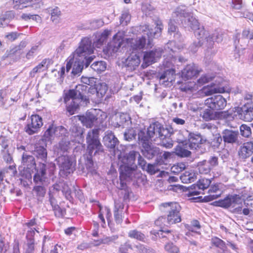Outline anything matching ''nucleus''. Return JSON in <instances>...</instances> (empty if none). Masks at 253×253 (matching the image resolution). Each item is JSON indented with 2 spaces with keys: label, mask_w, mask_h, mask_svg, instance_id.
Here are the masks:
<instances>
[{
  "label": "nucleus",
  "mask_w": 253,
  "mask_h": 253,
  "mask_svg": "<svg viewBox=\"0 0 253 253\" xmlns=\"http://www.w3.org/2000/svg\"><path fill=\"white\" fill-rule=\"evenodd\" d=\"M163 27L162 23L160 21H157L154 31L153 29H150L148 25L142 26L141 27L140 30L143 35L135 39H127L126 42L130 44V47L134 51L141 50L145 46L147 48H151L153 45L151 42L152 37H159Z\"/></svg>",
  "instance_id": "f257e3e1"
},
{
  "label": "nucleus",
  "mask_w": 253,
  "mask_h": 253,
  "mask_svg": "<svg viewBox=\"0 0 253 253\" xmlns=\"http://www.w3.org/2000/svg\"><path fill=\"white\" fill-rule=\"evenodd\" d=\"M93 52V47L91 45V41L87 38H84L79 47L74 53V57L81 58L85 60V66L87 67L93 59L92 56L88 57Z\"/></svg>",
  "instance_id": "f03ea898"
},
{
  "label": "nucleus",
  "mask_w": 253,
  "mask_h": 253,
  "mask_svg": "<svg viewBox=\"0 0 253 253\" xmlns=\"http://www.w3.org/2000/svg\"><path fill=\"white\" fill-rule=\"evenodd\" d=\"M181 208L177 203H166L161 205V210L167 212V220L169 224L180 222L181 220L179 211Z\"/></svg>",
  "instance_id": "7ed1b4c3"
},
{
  "label": "nucleus",
  "mask_w": 253,
  "mask_h": 253,
  "mask_svg": "<svg viewBox=\"0 0 253 253\" xmlns=\"http://www.w3.org/2000/svg\"><path fill=\"white\" fill-rule=\"evenodd\" d=\"M174 14L179 17L181 24L185 28H190L192 30H195L199 27V23L193 14L186 12L185 9L178 8Z\"/></svg>",
  "instance_id": "20e7f679"
},
{
  "label": "nucleus",
  "mask_w": 253,
  "mask_h": 253,
  "mask_svg": "<svg viewBox=\"0 0 253 253\" xmlns=\"http://www.w3.org/2000/svg\"><path fill=\"white\" fill-rule=\"evenodd\" d=\"M86 142L87 150L90 156L92 155L94 150L95 151L94 154L97 152L102 151V146L98 139V130L97 129H92L88 132Z\"/></svg>",
  "instance_id": "39448f33"
},
{
  "label": "nucleus",
  "mask_w": 253,
  "mask_h": 253,
  "mask_svg": "<svg viewBox=\"0 0 253 253\" xmlns=\"http://www.w3.org/2000/svg\"><path fill=\"white\" fill-rule=\"evenodd\" d=\"M243 200L239 195H235L228 196L223 200L218 202V206L223 208H234L235 212H241L242 211V205Z\"/></svg>",
  "instance_id": "423d86ee"
},
{
  "label": "nucleus",
  "mask_w": 253,
  "mask_h": 253,
  "mask_svg": "<svg viewBox=\"0 0 253 253\" xmlns=\"http://www.w3.org/2000/svg\"><path fill=\"white\" fill-rule=\"evenodd\" d=\"M164 66L165 71L161 76L160 81L161 84L167 86L174 80L175 71L172 61L169 62L168 60H165L164 62Z\"/></svg>",
  "instance_id": "0eeeda50"
},
{
  "label": "nucleus",
  "mask_w": 253,
  "mask_h": 253,
  "mask_svg": "<svg viewBox=\"0 0 253 253\" xmlns=\"http://www.w3.org/2000/svg\"><path fill=\"white\" fill-rule=\"evenodd\" d=\"M201 91L205 95L209 96L214 93H224L226 91V87L223 80L219 79L218 81L216 80L215 83L204 86Z\"/></svg>",
  "instance_id": "6e6552de"
},
{
  "label": "nucleus",
  "mask_w": 253,
  "mask_h": 253,
  "mask_svg": "<svg viewBox=\"0 0 253 253\" xmlns=\"http://www.w3.org/2000/svg\"><path fill=\"white\" fill-rule=\"evenodd\" d=\"M206 106L212 110L223 109L227 104L226 100L221 95H214L207 98L205 102Z\"/></svg>",
  "instance_id": "1a4fd4ad"
},
{
  "label": "nucleus",
  "mask_w": 253,
  "mask_h": 253,
  "mask_svg": "<svg viewBox=\"0 0 253 253\" xmlns=\"http://www.w3.org/2000/svg\"><path fill=\"white\" fill-rule=\"evenodd\" d=\"M125 36V32L119 31L113 36L112 41L108 44L107 47L108 54H112L118 51L124 42Z\"/></svg>",
  "instance_id": "9d476101"
},
{
  "label": "nucleus",
  "mask_w": 253,
  "mask_h": 253,
  "mask_svg": "<svg viewBox=\"0 0 253 253\" xmlns=\"http://www.w3.org/2000/svg\"><path fill=\"white\" fill-rule=\"evenodd\" d=\"M231 115L228 111L216 112L209 109H205L201 114L202 118L206 121L216 119H225Z\"/></svg>",
  "instance_id": "9b49d317"
},
{
  "label": "nucleus",
  "mask_w": 253,
  "mask_h": 253,
  "mask_svg": "<svg viewBox=\"0 0 253 253\" xmlns=\"http://www.w3.org/2000/svg\"><path fill=\"white\" fill-rule=\"evenodd\" d=\"M85 62V60L76 57H70L69 58V61L67 62L66 64V70L68 72L71 68L72 67V73L74 74H77L82 72L83 68V64Z\"/></svg>",
  "instance_id": "f8f14e48"
},
{
  "label": "nucleus",
  "mask_w": 253,
  "mask_h": 253,
  "mask_svg": "<svg viewBox=\"0 0 253 253\" xmlns=\"http://www.w3.org/2000/svg\"><path fill=\"white\" fill-rule=\"evenodd\" d=\"M238 117L245 121L251 122L253 120V105L246 104L236 109Z\"/></svg>",
  "instance_id": "ddd939ff"
},
{
  "label": "nucleus",
  "mask_w": 253,
  "mask_h": 253,
  "mask_svg": "<svg viewBox=\"0 0 253 253\" xmlns=\"http://www.w3.org/2000/svg\"><path fill=\"white\" fill-rule=\"evenodd\" d=\"M166 130L162 126L161 124L158 122L151 124L147 129V136L143 140L151 138L155 135L159 137H163L165 135V132Z\"/></svg>",
  "instance_id": "4468645a"
},
{
  "label": "nucleus",
  "mask_w": 253,
  "mask_h": 253,
  "mask_svg": "<svg viewBox=\"0 0 253 253\" xmlns=\"http://www.w3.org/2000/svg\"><path fill=\"white\" fill-rule=\"evenodd\" d=\"M61 170L66 174L73 172L75 169V163L67 156H62L58 158Z\"/></svg>",
  "instance_id": "2eb2a0df"
},
{
  "label": "nucleus",
  "mask_w": 253,
  "mask_h": 253,
  "mask_svg": "<svg viewBox=\"0 0 253 253\" xmlns=\"http://www.w3.org/2000/svg\"><path fill=\"white\" fill-rule=\"evenodd\" d=\"M161 54L162 50L160 49L146 52L144 55V62L142 64L143 68H146L156 62L157 59L161 57Z\"/></svg>",
  "instance_id": "dca6fc26"
},
{
  "label": "nucleus",
  "mask_w": 253,
  "mask_h": 253,
  "mask_svg": "<svg viewBox=\"0 0 253 253\" xmlns=\"http://www.w3.org/2000/svg\"><path fill=\"white\" fill-rule=\"evenodd\" d=\"M42 126V119L39 115H32L31 122L27 125L26 131L29 134H33Z\"/></svg>",
  "instance_id": "f3484780"
},
{
  "label": "nucleus",
  "mask_w": 253,
  "mask_h": 253,
  "mask_svg": "<svg viewBox=\"0 0 253 253\" xmlns=\"http://www.w3.org/2000/svg\"><path fill=\"white\" fill-rule=\"evenodd\" d=\"M66 129L62 126L55 127L51 126L44 132L43 137L45 140H50L55 136H62L66 133Z\"/></svg>",
  "instance_id": "a211bd4d"
},
{
  "label": "nucleus",
  "mask_w": 253,
  "mask_h": 253,
  "mask_svg": "<svg viewBox=\"0 0 253 253\" xmlns=\"http://www.w3.org/2000/svg\"><path fill=\"white\" fill-rule=\"evenodd\" d=\"M35 233L32 229L27 231L26 242L24 246L25 253H35V243L34 238Z\"/></svg>",
  "instance_id": "6ab92c4d"
},
{
  "label": "nucleus",
  "mask_w": 253,
  "mask_h": 253,
  "mask_svg": "<svg viewBox=\"0 0 253 253\" xmlns=\"http://www.w3.org/2000/svg\"><path fill=\"white\" fill-rule=\"evenodd\" d=\"M199 73L194 64L187 65L181 72V77L184 80H189L196 77Z\"/></svg>",
  "instance_id": "aec40b11"
},
{
  "label": "nucleus",
  "mask_w": 253,
  "mask_h": 253,
  "mask_svg": "<svg viewBox=\"0 0 253 253\" xmlns=\"http://www.w3.org/2000/svg\"><path fill=\"white\" fill-rule=\"evenodd\" d=\"M95 110H93L90 112H87L85 115L77 116V117L84 126L87 127H91L97 120L95 116Z\"/></svg>",
  "instance_id": "412c9836"
},
{
  "label": "nucleus",
  "mask_w": 253,
  "mask_h": 253,
  "mask_svg": "<svg viewBox=\"0 0 253 253\" xmlns=\"http://www.w3.org/2000/svg\"><path fill=\"white\" fill-rule=\"evenodd\" d=\"M140 63V59L138 55L133 52L126 60V66L128 70L132 71L138 66Z\"/></svg>",
  "instance_id": "4be33fe9"
},
{
  "label": "nucleus",
  "mask_w": 253,
  "mask_h": 253,
  "mask_svg": "<svg viewBox=\"0 0 253 253\" xmlns=\"http://www.w3.org/2000/svg\"><path fill=\"white\" fill-rule=\"evenodd\" d=\"M194 31L195 36L198 40L200 45H202L205 42H206L207 44L209 42V36H208V33L206 31L204 28L199 25V27Z\"/></svg>",
  "instance_id": "5701e85b"
},
{
  "label": "nucleus",
  "mask_w": 253,
  "mask_h": 253,
  "mask_svg": "<svg viewBox=\"0 0 253 253\" xmlns=\"http://www.w3.org/2000/svg\"><path fill=\"white\" fill-rule=\"evenodd\" d=\"M105 145L109 148H114L119 143V141L115 137L114 133L110 130L105 132V135L103 138Z\"/></svg>",
  "instance_id": "b1692460"
},
{
  "label": "nucleus",
  "mask_w": 253,
  "mask_h": 253,
  "mask_svg": "<svg viewBox=\"0 0 253 253\" xmlns=\"http://www.w3.org/2000/svg\"><path fill=\"white\" fill-rule=\"evenodd\" d=\"M212 78L213 77L210 75L203 76L197 81V84H194V86L192 85H188L184 88V90L185 91H196L198 89V86H201L204 84L209 82L212 80Z\"/></svg>",
  "instance_id": "393cba45"
},
{
  "label": "nucleus",
  "mask_w": 253,
  "mask_h": 253,
  "mask_svg": "<svg viewBox=\"0 0 253 253\" xmlns=\"http://www.w3.org/2000/svg\"><path fill=\"white\" fill-rule=\"evenodd\" d=\"M70 131L72 136L76 138L75 140L76 142L80 143L83 141V130L81 126L74 125L70 128Z\"/></svg>",
  "instance_id": "a878e982"
},
{
  "label": "nucleus",
  "mask_w": 253,
  "mask_h": 253,
  "mask_svg": "<svg viewBox=\"0 0 253 253\" xmlns=\"http://www.w3.org/2000/svg\"><path fill=\"white\" fill-rule=\"evenodd\" d=\"M147 141V139L143 140L142 145L145 148L144 155L148 159H150L158 153V149L157 148H152Z\"/></svg>",
  "instance_id": "bb28decb"
},
{
  "label": "nucleus",
  "mask_w": 253,
  "mask_h": 253,
  "mask_svg": "<svg viewBox=\"0 0 253 253\" xmlns=\"http://www.w3.org/2000/svg\"><path fill=\"white\" fill-rule=\"evenodd\" d=\"M202 138L200 135L190 134L186 145H188V147L191 149H196L199 147Z\"/></svg>",
  "instance_id": "cd10ccee"
},
{
  "label": "nucleus",
  "mask_w": 253,
  "mask_h": 253,
  "mask_svg": "<svg viewBox=\"0 0 253 253\" xmlns=\"http://www.w3.org/2000/svg\"><path fill=\"white\" fill-rule=\"evenodd\" d=\"M104 216H105L108 221V224H109L112 216L110 210L107 207H100V211L98 217L101 221V225L102 227H104V225L105 224V221L104 217Z\"/></svg>",
  "instance_id": "c85d7f7f"
},
{
  "label": "nucleus",
  "mask_w": 253,
  "mask_h": 253,
  "mask_svg": "<svg viewBox=\"0 0 253 253\" xmlns=\"http://www.w3.org/2000/svg\"><path fill=\"white\" fill-rule=\"evenodd\" d=\"M238 137V132L231 130L225 129L223 132V138L225 142L234 143Z\"/></svg>",
  "instance_id": "c756f323"
},
{
  "label": "nucleus",
  "mask_w": 253,
  "mask_h": 253,
  "mask_svg": "<svg viewBox=\"0 0 253 253\" xmlns=\"http://www.w3.org/2000/svg\"><path fill=\"white\" fill-rule=\"evenodd\" d=\"M124 205L121 202H115L114 217L117 223H120L122 221V211Z\"/></svg>",
  "instance_id": "7c9ffc66"
},
{
  "label": "nucleus",
  "mask_w": 253,
  "mask_h": 253,
  "mask_svg": "<svg viewBox=\"0 0 253 253\" xmlns=\"http://www.w3.org/2000/svg\"><path fill=\"white\" fill-rule=\"evenodd\" d=\"M223 38V34L222 32L215 31L211 35H209V42L207 46L211 47L213 42H220L222 41Z\"/></svg>",
  "instance_id": "2f4dec72"
},
{
  "label": "nucleus",
  "mask_w": 253,
  "mask_h": 253,
  "mask_svg": "<svg viewBox=\"0 0 253 253\" xmlns=\"http://www.w3.org/2000/svg\"><path fill=\"white\" fill-rule=\"evenodd\" d=\"M80 96L82 100L84 99L83 96H81V92L79 90L71 89L65 94L64 97V102L67 103L71 99V101H78L77 97Z\"/></svg>",
  "instance_id": "473e14b6"
},
{
  "label": "nucleus",
  "mask_w": 253,
  "mask_h": 253,
  "mask_svg": "<svg viewBox=\"0 0 253 253\" xmlns=\"http://www.w3.org/2000/svg\"><path fill=\"white\" fill-rule=\"evenodd\" d=\"M188 145H186V143L184 145L182 144H179L175 148V153L178 156L181 157H186L189 156L191 152L188 150L186 148H188Z\"/></svg>",
  "instance_id": "72a5a7b5"
},
{
  "label": "nucleus",
  "mask_w": 253,
  "mask_h": 253,
  "mask_svg": "<svg viewBox=\"0 0 253 253\" xmlns=\"http://www.w3.org/2000/svg\"><path fill=\"white\" fill-rule=\"evenodd\" d=\"M112 30L106 29L103 31L97 37V40L95 42V45L99 47L104 42H106L108 37L111 35Z\"/></svg>",
  "instance_id": "f704fd0d"
},
{
  "label": "nucleus",
  "mask_w": 253,
  "mask_h": 253,
  "mask_svg": "<svg viewBox=\"0 0 253 253\" xmlns=\"http://www.w3.org/2000/svg\"><path fill=\"white\" fill-rule=\"evenodd\" d=\"M196 175L193 171H186L180 176V179L184 183H189L194 182L196 179Z\"/></svg>",
  "instance_id": "c9c22d12"
},
{
  "label": "nucleus",
  "mask_w": 253,
  "mask_h": 253,
  "mask_svg": "<svg viewBox=\"0 0 253 253\" xmlns=\"http://www.w3.org/2000/svg\"><path fill=\"white\" fill-rule=\"evenodd\" d=\"M218 191H219V187L218 185H214L212 186L209 190V193H210V195L205 197V200L207 201H211L218 198L220 196V193L214 194L217 192Z\"/></svg>",
  "instance_id": "e433bc0d"
},
{
  "label": "nucleus",
  "mask_w": 253,
  "mask_h": 253,
  "mask_svg": "<svg viewBox=\"0 0 253 253\" xmlns=\"http://www.w3.org/2000/svg\"><path fill=\"white\" fill-rule=\"evenodd\" d=\"M117 125L119 126H124L126 124L129 125L130 118L128 115L125 113L119 114L116 116Z\"/></svg>",
  "instance_id": "4c0bfd02"
},
{
  "label": "nucleus",
  "mask_w": 253,
  "mask_h": 253,
  "mask_svg": "<svg viewBox=\"0 0 253 253\" xmlns=\"http://www.w3.org/2000/svg\"><path fill=\"white\" fill-rule=\"evenodd\" d=\"M138 154V153L134 151H130L127 156L124 157L123 163L127 166H132L134 162L136 156Z\"/></svg>",
  "instance_id": "58836bf2"
},
{
  "label": "nucleus",
  "mask_w": 253,
  "mask_h": 253,
  "mask_svg": "<svg viewBox=\"0 0 253 253\" xmlns=\"http://www.w3.org/2000/svg\"><path fill=\"white\" fill-rule=\"evenodd\" d=\"M95 85V91L97 96L99 98L103 97L108 90L107 84L105 83H98Z\"/></svg>",
  "instance_id": "ea45409f"
},
{
  "label": "nucleus",
  "mask_w": 253,
  "mask_h": 253,
  "mask_svg": "<svg viewBox=\"0 0 253 253\" xmlns=\"http://www.w3.org/2000/svg\"><path fill=\"white\" fill-rule=\"evenodd\" d=\"M241 152L244 157H249L253 152V144L246 143L241 148Z\"/></svg>",
  "instance_id": "a19ab883"
},
{
  "label": "nucleus",
  "mask_w": 253,
  "mask_h": 253,
  "mask_svg": "<svg viewBox=\"0 0 253 253\" xmlns=\"http://www.w3.org/2000/svg\"><path fill=\"white\" fill-rule=\"evenodd\" d=\"M51 15V20L54 23H58L59 22L61 16V11L57 7L51 8L49 11Z\"/></svg>",
  "instance_id": "79ce46f5"
},
{
  "label": "nucleus",
  "mask_w": 253,
  "mask_h": 253,
  "mask_svg": "<svg viewBox=\"0 0 253 253\" xmlns=\"http://www.w3.org/2000/svg\"><path fill=\"white\" fill-rule=\"evenodd\" d=\"M22 162L23 163V165L25 166H26L27 167V170H28V173L27 174V175L26 176V177H27L28 178H31V172L30 170V169H31V168L28 167L29 165L28 164V163L29 162H30L31 164L32 165V167H34L35 164H34V163H33V157L28 156H27L26 157H25L24 155H23V159H22Z\"/></svg>",
  "instance_id": "37998d69"
},
{
  "label": "nucleus",
  "mask_w": 253,
  "mask_h": 253,
  "mask_svg": "<svg viewBox=\"0 0 253 253\" xmlns=\"http://www.w3.org/2000/svg\"><path fill=\"white\" fill-rule=\"evenodd\" d=\"M35 154L37 156L42 160H44L46 158L47 152L46 149L43 146H37L35 149Z\"/></svg>",
  "instance_id": "c03bdc74"
},
{
  "label": "nucleus",
  "mask_w": 253,
  "mask_h": 253,
  "mask_svg": "<svg viewBox=\"0 0 253 253\" xmlns=\"http://www.w3.org/2000/svg\"><path fill=\"white\" fill-rule=\"evenodd\" d=\"M91 67L93 70L97 72H101L105 71L106 65L104 61H97L94 62L91 65Z\"/></svg>",
  "instance_id": "a18cd8bd"
},
{
  "label": "nucleus",
  "mask_w": 253,
  "mask_h": 253,
  "mask_svg": "<svg viewBox=\"0 0 253 253\" xmlns=\"http://www.w3.org/2000/svg\"><path fill=\"white\" fill-rule=\"evenodd\" d=\"M49 62L50 60L49 59H43L41 62V63H40L38 65H37L33 69L32 72L33 73H36L37 72H40L42 71H43L45 68H47L48 64L49 63Z\"/></svg>",
  "instance_id": "49530a36"
},
{
  "label": "nucleus",
  "mask_w": 253,
  "mask_h": 253,
  "mask_svg": "<svg viewBox=\"0 0 253 253\" xmlns=\"http://www.w3.org/2000/svg\"><path fill=\"white\" fill-rule=\"evenodd\" d=\"M186 168V165L184 163H178L173 165L170 169L171 172L174 174H178Z\"/></svg>",
  "instance_id": "de8ad7c7"
},
{
  "label": "nucleus",
  "mask_w": 253,
  "mask_h": 253,
  "mask_svg": "<svg viewBox=\"0 0 253 253\" xmlns=\"http://www.w3.org/2000/svg\"><path fill=\"white\" fill-rule=\"evenodd\" d=\"M70 143L66 140H62L59 143L58 146L56 147L57 150H56L58 154L61 152L67 151L69 148Z\"/></svg>",
  "instance_id": "09e8293b"
},
{
  "label": "nucleus",
  "mask_w": 253,
  "mask_h": 253,
  "mask_svg": "<svg viewBox=\"0 0 253 253\" xmlns=\"http://www.w3.org/2000/svg\"><path fill=\"white\" fill-rule=\"evenodd\" d=\"M211 169L206 161L199 163L198 165L199 171L201 173H208L210 171Z\"/></svg>",
  "instance_id": "8fccbe9b"
},
{
  "label": "nucleus",
  "mask_w": 253,
  "mask_h": 253,
  "mask_svg": "<svg viewBox=\"0 0 253 253\" xmlns=\"http://www.w3.org/2000/svg\"><path fill=\"white\" fill-rule=\"evenodd\" d=\"M165 250L168 253H179V248L173 243L169 242L165 246Z\"/></svg>",
  "instance_id": "3c124183"
},
{
  "label": "nucleus",
  "mask_w": 253,
  "mask_h": 253,
  "mask_svg": "<svg viewBox=\"0 0 253 253\" xmlns=\"http://www.w3.org/2000/svg\"><path fill=\"white\" fill-rule=\"evenodd\" d=\"M79 106L78 101H71L70 105H67L66 107L67 111L70 115H72L75 113V112Z\"/></svg>",
  "instance_id": "603ef678"
},
{
  "label": "nucleus",
  "mask_w": 253,
  "mask_h": 253,
  "mask_svg": "<svg viewBox=\"0 0 253 253\" xmlns=\"http://www.w3.org/2000/svg\"><path fill=\"white\" fill-rule=\"evenodd\" d=\"M211 183V180L207 178L200 179L197 184L198 188L202 190L207 189Z\"/></svg>",
  "instance_id": "864d4df0"
},
{
  "label": "nucleus",
  "mask_w": 253,
  "mask_h": 253,
  "mask_svg": "<svg viewBox=\"0 0 253 253\" xmlns=\"http://www.w3.org/2000/svg\"><path fill=\"white\" fill-rule=\"evenodd\" d=\"M136 135L135 130L133 128L127 129L124 132V139L128 141H130L134 139Z\"/></svg>",
  "instance_id": "5fc2aeb1"
},
{
  "label": "nucleus",
  "mask_w": 253,
  "mask_h": 253,
  "mask_svg": "<svg viewBox=\"0 0 253 253\" xmlns=\"http://www.w3.org/2000/svg\"><path fill=\"white\" fill-rule=\"evenodd\" d=\"M129 237L136 239L140 241H144L145 239V235L136 230H131L128 233Z\"/></svg>",
  "instance_id": "6e6d98bb"
},
{
  "label": "nucleus",
  "mask_w": 253,
  "mask_h": 253,
  "mask_svg": "<svg viewBox=\"0 0 253 253\" xmlns=\"http://www.w3.org/2000/svg\"><path fill=\"white\" fill-rule=\"evenodd\" d=\"M45 169L44 165H42L41 170L38 172L34 176V180L35 182H42L44 180Z\"/></svg>",
  "instance_id": "4d7b16f0"
},
{
  "label": "nucleus",
  "mask_w": 253,
  "mask_h": 253,
  "mask_svg": "<svg viewBox=\"0 0 253 253\" xmlns=\"http://www.w3.org/2000/svg\"><path fill=\"white\" fill-rule=\"evenodd\" d=\"M240 129L241 135L244 137H248L252 134L251 127L246 125L243 124L241 125Z\"/></svg>",
  "instance_id": "13d9d810"
},
{
  "label": "nucleus",
  "mask_w": 253,
  "mask_h": 253,
  "mask_svg": "<svg viewBox=\"0 0 253 253\" xmlns=\"http://www.w3.org/2000/svg\"><path fill=\"white\" fill-rule=\"evenodd\" d=\"M131 19L130 15L128 11H124L122 14L120 22L124 25H126Z\"/></svg>",
  "instance_id": "bf43d9fd"
},
{
  "label": "nucleus",
  "mask_w": 253,
  "mask_h": 253,
  "mask_svg": "<svg viewBox=\"0 0 253 253\" xmlns=\"http://www.w3.org/2000/svg\"><path fill=\"white\" fill-rule=\"evenodd\" d=\"M39 50V46L34 45L31 47L30 50L27 53L26 57L28 59L33 58L34 56L38 53Z\"/></svg>",
  "instance_id": "052dcab7"
},
{
  "label": "nucleus",
  "mask_w": 253,
  "mask_h": 253,
  "mask_svg": "<svg viewBox=\"0 0 253 253\" xmlns=\"http://www.w3.org/2000/svg\"><path fill=\"white\" fill-rule=\"evenodd\" d=\"M91 27L93 29H97L103 25V22L100 19L93 20L91 23Z\"/></svg>",
  "instance_id": "680f3d73"
},
{
  "label": "nucleus",
  "mask_w": 253,
  "mask_h": 253,
  "mask_svg": "<svg viewBox=\"0 0 253 253\" xmlns=\"http://www.w3.org/2000/svg\"><path fill=\"white\" fill-rule=\"evenodd\" d=\"M138 251L141 253H153V251L149 248H145L143 245H139L136 246Z\"/></svg>",
  "instance_id": "e2e57ef3"
},
{
  "label": "nucleus",
  "mask_w": 253,
  "mask_h": 253,
  "mask_svg": "<svg viewBox=\"0 0 253 253\" xmlns=\"http://www.w3.org/2000/svg\"><path fill=\"white\" fill-rule=\"evenodd\" d=\"M81 82L84 84L91 85L94 82V78L82 77Z\"/></svg>",
  "instance_id": "0e129e2a"
},
{
  "label": "nucleus",
  "mask_w": 253,
  "mask_h": 253,
  "mask_svg": "<svg viewBox=\"0 0 253 253\" xmlns=\"http://www.w3.org/2000/svg\"><path fill=\"white\" fill-rule=\"evenodd\" d=\"M14 17V12L13 11H10L6 12L5 14V18L3 19V22L7 25L10 19H13Z\"/></svg>",
  "instance_id": "69168bd1"
},
{
  "label": "nucleus",
  "mask_w": 253,
  "mask_h": 253,
  "mask_svg": "<svg viewBox=\"0 0 253 253\" xmlns=\"http://www.w3.org/2000/svg\"><path fill=\"white\" fill-rule=\"evenodd\" d=\"M34 190L40 197H43L46 192L45 189L42 186H37L35 187Z\"/></svg>",
  "instance_id": "338daca9"
},
{
  "label": "nucleus",
  "mask_w": 253,
  "mask_h": 253,
  "mask_svg": "<svg viewBox=\"0 0 253 253\" xmlns=\"http://www.w3.org/2000/svg\"><path fill=\"white\" fill-rule=\"evenodd\" d=\"M210 164L211 168L216 166L218 165V158L215 156L211 157L207 163Z\"/></svg>",
  "instance_id": "774afa93"
}]
</instances>
